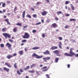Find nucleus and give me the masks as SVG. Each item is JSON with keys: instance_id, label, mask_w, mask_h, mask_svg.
<instances>
[{"instance_id": "f257e3e1", "label": "nucleus", "mask_w": 78, "mask_h": 78, "mask_svg": "<svg viewBox=\"0 0 78 78\" xmlns=\"http://www.w3.org/2000/svg\"><path fill=\"white\" fill-rule=\"evenodd\" d=\"M32 57H34L35 56L37 59H40L43 57V55L39 56L37 55L36 54V53H34L32 55Z\"/></svg>"}, {"instance_id": "f03ea898", "label": "nucleus", "mask_w": 78, "mask_h": 78, "mask_svg": "<svg viewBox=\"0 0 78 78\" xmlns=\"http://www.w3.org/2000/svg\"><path fill=\"white\" fill-rule=\"evenodd\" d=\"M73 48H71L70 49L69 55H70V57H71L75 55V53L73 52Z\"/></svg>"}, {"instance_id": "7ed1b4c3", "label": "nucleus", "mask_w": 78, "mask_h": 78, "mask_svg": "<svg viewBox=\"0 0 78 78\" xmlns=\"http://www.w3.org/2000/svg\"><path fill=\"white\" fill-rule=\"evenodd\" d=\"M2 35L3 36H4V37H5V39H7V37L9 39H10V38H11V35L6 33H3L2 34Z\"/></svg>"}, {"instance_id": "20e7f679", "label": "nucleus", "mask_w": 78, "mask_h": 78, "mask_svg": "<svg viewBox=\"0 0 78 78\" xmlns=\"http://www.w3.org/2000/svg\"><path fill=\"white\" fill-rule=\"evenodd\" d=\"M30 34H29L27 33H25L23 37V39H28L30 37Z\"/></svg>"}, {"instance_id": "39448f33", "label": "nucleus", "mask_w": 78, "mask_h": 78, "mask_svg": "<svg viewBox=\"0 0 78 78\" xmlns=\"http://www.w3.org/2000/svg\"><path fill=\"white\" fill-rule=\"evenodd\" d=\"M13 55H8L6 56L7 58H8L9 59H10V58H12V57L16 56H17V54L15 53L13 54Z\"/></svg>"}, {"instance_id": "423d86ee", "label": "nucleus", "mask_w": 78, "mask_h": 78, "mask_svg": "<svg viewBox=\"0 0 78 78\" xmlns=\"http://www.w3.org/2000/svg\"><path fill=\"white\" fill-rule=\"evenodd\" d=\"M53 52L54 54L56 55L57 56H61V55L59 53L60 51L58 50H55Z\"/></svg>"}, {"instance_id": "0eeeda50", "label": "nucleus", "mask_w": 78, "mask_h": 78, "mask_svg": "<svg viewBox=\"0 0 78 78\" xmlns=\"http://www.w3.org/2000/svg\"><path fill=\"white\" fill-rule=\"evenodd\" d=\"M47 13H48V12L44 10L43 12H42L41 14L42 16H46Z\"/></svg>"}, {"instance_id": "6e6552de", "label": "nucleus", "mask_w": 78, "mask_h": 78, "mask_svg": "<svg viewBox=\"0 0 78 78\" xmlns=\"http://www.w3.org/2000/svg\"><path fill=\"white\" fill-rule=\"evenodd\" d=\"M43 53L45 55H50V51L48 50H46Z\"/></svg>"}, {"instance_id": "1a4fd4ad", "label": "nucleus", "mask_w": 78, "mask_h": 78, "mask_svg": "<svg viewBox=\"0 0 78 78\" xmlns=\"http://www.w3.org/2000/svg\"><path fill=\"white\" fill-rule=\"evenodd\" d=\"M5 45L6 46H8V48L10 50H11V44H9V43H7Z\"/></svg>"}, {"instance_id": "9d476101", "label": "nucleus", "mask_w": 78, "mask_h": 78, "mask_svg": "<svg viewBox=\"0 0 78 78\" xmlns=\"http://www.w3.org/2000/svg\"><path fill=\"white\" fill-rule=\"evenodd\" d=\"M51 26L52 27H53V28H57V27H58V25H57V24L56 23H54L52 24L51 25Z\"/></svg>"}, {"instance_id": "9b49d317", "label": "nucleus", "mask_w": 78, "mask_h": 78, "mask_svg": "<svg viewBox=\"0 0 78 78\" xmlns=\"http://www.w3.org/2000/svg\"><path fill=\"white\" fill-rule=\"evenodd\" d=\"M2 8H4L5 6H6V3L5 2L3 3L2 2H1L0 3V6L2 5Z\"/></svg>"}, {"instance_id": "f8f14e48", "label": "nucleus", "mask_w": 78, "mask_h": 78, "mask_svg": "<svg viewBox=\"0 0 78 78\" xmlns=\"http://www.w3.org/2000/svg\"><path fill=\"white\" fill-rule=\"evenodd\" d=\"M58 48L57 46H52L51 48L50 49L52 50H56Z\"/></svg>"}, {"instance_id": "ddd939ff", "label": "nucleus", "mask_w": 78, "mask_h": 78, "mask_svg": "<svg viewBox=\"0 0 78 78\" xmlns=\"http://www.w3.org/2000/svg\"><path fill=\"white\" fill-rule=\"evenodd\" d=\"M4 20L7 23L8 25H11V23H10V22L9 21V20L8 19H5Z\"/></svg>"}, {"instance_id": "4468645a", "label": "nucleus", "mask_w": 78, "mask_h": 78, "mask_svg": "<svg viewBox=\"0 0 78 78\" xmlns=\"http://www.w3.org/2000/svg\"><path fill=\"white\" fill-rule=\"evenodd\" d=\"M5 66H7L8 67H9V68H11V67L12 66L11 65H10L9 64H8V63L5 62Z\"/></svg>"}, {"instance_id": "2eb2a0df", "label": "nucleus", "mask_w": 78, "mask_h": 78, "mask_svg": "<svg viewBox=\"0 0 78 78\" xmlns=\"http://www.w3.org/2000/svg\"><path fill=\"white\" fill-rule=\"evenodd\" d=\"M4 70L5 71H6L7 72H8L9 71V69L5 67L4 68Z\"/></svg>"}, {"instance_id": "dca6fc26", "label": "nucleus", "mask_w": 78, "mask_h": 78, "mask_svg": "<svg viewBox=\"0 0 78 78\" xmlns=\"http://www.w3.org/2000/svg\"><path fill=\"white\" fill-rule=\"evenodd\" d=\"M25 10H24L23 11L22 14V17L23 18H25Z\"/></svg>"}, {"instance_id": "f3484780", "label": "nucleus", "mask_w": 78, "mask_h": 78, "mask_svg": "<svg viewBox=\"0 0 78 78\" xmlns=\"http://www.w3.org/2000/svg\"><path fill=\"white\" fill-rule=\"evenodd\" d=\"M19 54L20 55H23V51L21 50L19 51Z\"/></svg>"}, {"instance_id": "a211bd4d", "label": "nucleus", "mask_w": 78, "mask_h": 78, "mask_svg": "<svg viewBox=\"0 0 78 78\" xmlns=\"http://www.w3.org/2000/svg\"><path fill=\"white\" fill-rule=\"evenodd\" d=\"M59 48H60V49H62V43L61 42H60L59 44H58Z\"/></svg>"}, {"instance_id": "6ab92c4d", "label": "nucleus", "mask_w": 78, "mask_h": 78, "mask_svg": "<svg viewBox=\"0 0 78 78\" xmlns=\"http://www.w3.org/2000/svg\"><path fill=\"white\" fill-rule=\"evenodd\" d=\"M39 47H35L32 48V50H37L38 49H39Z\"/></svg>"}, {"instance_id": "aec40b11", "label": "nucleus", "mask_w": 78, "mask_h": 78, "mask_svg": "<svg viewBox=\"0 0 78 78\" xmlns=\"http://www.w3.org/2000/svg\"><path fill=\"white\" fill-rule=\"evenodd\" d=\"M64 55H65V56H66L70 57V54H69L67 52H66L64 54Z\"/></svg>"}, {"instance_id": "412c9836", "label": "nucleus", "mask_w": 78, "mask_h": 78, "mask_svg": "<svg viewBox=\"0 0 78 78\" xmlns=\"http://www.w3.org/2000/svg\"><path fill=\"white\" fill-rule=\"evenodd\" d=\"M16 73L17 74H18V75H20L22 74V73H21L20 72V71H19V70H17Z\"/></svg>"}, {"instance_id": "4be33fe9", "label": "nucleus", "mask_w": 78, "mask_h": 78, "mask_svg": "<svg viewBox=\"0 0 78 78\" xmlns=\"http://www.w3.org/2000/svg\"><path fill=\"white\" fill-rule=\"evenodd\" d=\"M71 8L73 11L75 10V7L73 6V4H71Z\"/></svg>"}, {"instance_id": "5701e85b", "label": "nucleus", "mask_w": 78, "mask_h": 78, "mask_svg": "<svg viewBox=\"0 0 78 78\" xmlns=\"http://www.w3.org/2000/svg\"><path fill=\"white\" fill-rule=\"evenodd\" d=\"M17 63H15V64L14 65V67L15 69H17Z\"/></svg>"}, {"instance_id": "b1692460", "label": "nucleus", "mask_w": 78, "mask_h": 78, "mask_svg": "<svg viewBox=\"0 0 78 78\" xmlns=\"http://www.w3.org/2000/svg\"><path fill=\"white\" fill-rule=\"evenodd\" d=\"M30 66H27L26 68H25L24 69V70H28V69H30Z\"/></svg>"}, {"instance_id": "393cba45", "label": "nucleus", "mask_w": 78, "mask_h": 78, "mask_svg": "<svg viewBox=\"0 0 78 78\" xmlns=\"http://www.w3.org/2000/svg\"><path fill=\"white\" fill-rule=\"evenodd\" d=\"M58 61H59V58H56L55 59V62H56V63H57V62H58Z\"/></svg>"}, {"instance_id": "a878e982", "label": "nucleus", "mask_w": 78, "mask_h": 78, "mask_svg": "<svg viewBox=\"0 0 78 78\" xmlns=\"http://www.w3.org/2000/svg\"><path fill=\"white\" fill-rule=\"evenodd\" d=\"M13 31L15 33H16V31H17V29L16 28H15L13 29Z\"/></svg>"}, {"instance_id": "bb28decb", "label": "nucleus", "mask_w": 78, "mask_h": 78, "mask_svg": "<svg viewBox=\"0 0 78 78\" xmlns=\"http://www.w3.org/2000/svg\"><path fill=\"white\" fill-rule=\"evenodd\" d=\"M62 12H61V11H58V12H57V15H59L60 14H62Z\"/></svg>"}, {"instance_id": "cd10ccee", "label": "nucleus", "mask_w": 78, "mask_h": 78, "mask_svg": "<svg viewBox=\"0 0 78 78\" xmlns=\"http://www.w3.org/2000/svg\"><path fill=\"white\" fill-rule=\"evenodd\" d=\"M36 66V64H33L32 65H31L30 66V68H33V67H34L35 66Z\"/></svg>"}, {"instance_id": "c85d7f7f", "label": "nucleus", "mask_w": 78, "mask_h": 78, "mask_svg": "<svg viewBox=\"0 0 78 78\" xmlns=\"http://www.w3.org/2000/svg\"><path fill=\"white\" fill-rule=\"evenodd\" d=\"M69 21L70 22H72V21H76V19H70L69 20Z\"/></svg>"}, {"instance_id": "c756f323", "label": "nucleus", "mask_w": 78, "mask_h": 78, "mask_svg": "<svg viewBox=\"0 0 78 78\" xmlns=\"http://www.w3.org/2000/svg\"><path fill=\"white\" fill-rule=\"evenodd\" d=\"M29 72H30V73H34L35 72L34 71L32 70H29L28 71Z\"/></svg>"}, {"instance_id": "7c9ffc66", "label": "nucleus", "mask_w": 78, "mask_h": 78, "mask_svg": "<svg viewBox=\"0 0 78 78\" xmlns=\"http://www.w3.org/2000/svg\"><path fill=\"white\" fill-rule=\"evenodd\" d=\"M6 28H3L2 29V31L3 32H5L6 31Z\"/></svg>"}, {"instance_id": "2f4dec72", "label": "nucleus", "mask_w": 78, "mask_h": 78, "mask_svg": "<svg viewBox=\"0 0 78 78\" xmlns=\"http://www.w3.org/2000/svg\"><path fill=\"white\" fill-rule=\"evenodd\" d=\"M9 41L10 42H11V43H12L13 42H14V40H12L9 39Z\"/></svg>"}, {"instance_id": "473e14b6", "label": "nucleus", "mask_w": 78, "mask_h": 78, "mask_svg": "<svg viewBox=\"0 0 78 78\" xmlns=\"http://www.w3.org/2000/svg\"><path fill=\"white\" fill-rule=\"evenodd\" d=\"M26 16L27 17H28L29 19H31V16L30 15H27Z\"/></svg>"}, {"instance_id": "72a5a7b5", "label": "nucleus", "mask_w": 78, "mask_h": 78, "mask_svg": "<svg viewBox=\"0 0 78 78\" xmlns=\"http://www.w3.org/2000/svg\"><path fill=\"white\" fill-rule=\"evenodd\" d=\"M43 59L44 60V62H47V58L45 57L43 58Z\"/></svg>"}, {"instance_id": "f704fd0d", "label": "nucleus", "mask_w": 78, "mask_h": 78, "mask_svg": "<svg viewBox=\"0 0 78 78\" xmlns=\"http://www.w3.org/2000/svg\"><path fill=\"white\" fill-rule=\"evenodd\" d=\"M16 25L17 26H22V24L20 23H18L16 24Z\"/></svg>"}, {"instance_id": "c9c22d12", "label": "nucleus", "mask_w": 78, "mask_h": 78, "mask_svg": "<svg viewBox=\"0 0 78 78\" xmlns=\"http://www.w3.org/2000/svg\"><path fill=\"white\" fill-rule=\"evenodd\" d=\"M27 41V40H23L21 41V42H22V43H24L25 42H26Z\"/></svg>"}, {"instance_id": "e433bc0d", "label": "nucleus", "mask_w": 78, "mask_h": 78, "mask_svg": "<svg viewBox=\"0 0 78 78\" xmlns=\"http://www.w3.org/2000/svg\"><path fill=\"white\" fill-rule=\"evenodd\" d=\"M16 10H17V7L15 6L14 9V12H16Z\"/></svg>"}, {"instance_id": "4c0bfd02", "label": "nucleus", "mask_w": 78, "mask_h": 78, "mask_svg": "<svg viewBox=\"0 0 78 78\" xmlns=\"http://www.w3.org/2000/svg\"><path fill=\"white\" fill-rule=\"evenodd\" d=\"M33 17L34 18H37V15L36 14H33L32 15Z\"/></svg>"}, {"instance_id": "58836bf2", "label": "nucleus", "mask_w": 78, "mask_h": 78, "mask_svg": "<svg viewBox=\"0 0 78 78\" xmlns=\"http://www.w3.org/2000/svg\"><path fill=\"white\" fill-rule=\"evenodd\" d=\"M41 22H39L36 23V25H41Z\"/></svg>"}, {"instance_id": "ea45409f", "label": "nucleus", "mask_w": 78, "mask_h": 78, "mask_svg": "<svg viewBox=\"0 0 78 78\" xmlns=\"http://www.w3.org/2000/svg\"><path fill=\"white\" fill-rule=\"evenodd\" d=\"M41 2H37L36 3V4L38 5V6H39V5H41Z\"/></svg>"}, {"instance_id": "a19ab883", "label": "nucleus", "mask_w": 78, "mask_h": 78, "mask_svg": "<svg viewBox=\"0 0 78 78\" xmlns=\"http://www.w3.org/2000/svg\"><path fill=\"white\" fill-rule=\"evenodd\" d=\"M48 70V68L45 69H44L43 70H42V72H45L46 71H47V70Z\"/></svg>"}, {"instance_id": "79ce46f5", "label": "nucleus", "mask_w": 78, "mask_h": 78, "mask_svg": "<svg viewBox=\"0 0 78 78\" xmlns=\"http://www.w3.org/2000/svg\"><path fill=\"white\" fill-rule=\"evenodd\" d=\"M42 37L43 38H45V34H42Z\"/></svg>"}, {"instance_id": "37998d69", "label": "nucleus", "mask_w": 78, "mask_h": 78, "mask_svg": "<svg viewBox=\"0 0 78 78\" xmlns=\"http://www.w3.org/2000/svg\"><path fill=\"white\" fill-rule=\"evenodd\" d=\"M58 39L59 41H62V37H58Z\"/></svg>"}, {"instance_id": "c03bdc74", "label": "nucleus", "mask_w": 78, "mask_h": 78, "mask_svg": "<svg viewBox=\"0 0 78 78\" xmlns=\"http://www.w3.org/2000/svg\"><path fill=\"white\" fill-rule=\"evenodd\" d=\"M70 1H66L65 2V4L66 5H67L68 4H69V3H70Z\"/></svg>"}, {"instance_id": "a18cd8bd", "label": "nucleus", "mask_w": 78, "mask_h": 78, "mask_svg": "<svg viewBox=\"0 0 78 78\" xmlns=\"http://www.w3.org/2000/svg\"><path fill=\"white\" fill-rule=\"evenodd\" d=\"M0 46L1 48H3V47H4V44H0Z\"/></svg>"}, {"instance_id": "49530a36", "label": "nucleus", "mask_w": 78, "mask_h": 78, "mask_svg": "<svg viewBox=\"0 0 78 78\" xmlns=\"http://www.w3.org/2000/svg\"><path fill=\"white\" fill-rule=\"evenodd\" d=\"M20 71L21 73H23V70L22 69H20Z\"/></svg>"}, {"instance_id": "de8ad7c7", "label": "nucleus", "mask_w": 78, "mask_h": 78, "mask_svg": "<svg viewBox=\"0 0 78 78\" xmlns=\"http://www.w3.org/2000/svg\"><path fill=\"white\" fill-rule=\"evenodd\" d=\"M32 33H36V30H32Z\"/></svg>"}, {"instance_id": "09e8293b", "label": "nucleus", "mask_w": 78, "mask_h": 78, "mask_svg": "<svg viewBox=\"0 0 78 78\" xmlns=\"http://www.w3.org/2000/svg\"><path fill=\"white\" fill-rule=\"evenodd\" d=\"M49 59H50V57H47L46 58V60H48Z\"/></svg>"}, {"instance_id": "8fccbe9b", "label": "nucleus", "mask_w": 78, "mask_h": 78, "mask_svg": "<svg viewBox=\"0 0 78 78\" xmlns=\"http://www.w3.org/2000/svg\"><path fill=\"white\" fill-rule=\"evenodd\" d=\"M28 27V26L27 25H26L25 26H24L23 27V29H25V28H26Z\"/></svg>"}, {"instance_id": "3c124183", "label": "nucleus", "mask_w": 78, "mask_h": 78, "mask_svg": "<svg viewBox=\"0 0 78 78\" xmlns=\"http://www.w3.org/2000/svg\"><path fill=\"white\" fill-rule=\"evenodd\" d=\"M47 66H44V67H43V68H42L41 69V70L42 69H47Z\"/></svg>"}, {"instance_id": "603ef678", "label": "nucleus", "mask_w": 78, "mask_h": 78, "mask_svg": "<svg viewBox=\"0 0 78 78\" xmlns=\"http://www.w3.org/2000/svg\"><path fill=\"white\" fill-rule=\"evenodd\" d=\"M46 76L47 78H50V76L48 74H46Z\"/></svg>"}, {"instance_id": "864d4df0", "label": "nucleus", "mask_w": 78, "mask_h": 78, "mask_svg": "<svg viewBox=\"0 0 78 78\" xmlns=\"http://www.w3.org/2000/svg\"><path fill=\"white\" fill-rule=\"evenodd\" d=\"M55 20H57L58 21L59 20V19H58V18L57 17H56L55 18Z\"/></svg>"}, {"instance_id": "5fc2aeb1", "label": "nucleus", "mask_w": 78, "mask_h": 78, "mask_svg": "<svg viewBox=\"0 0 78 78\" xmlns=\"http://www.w3.org/2000/svg\"><path fill=\"white\" fill-rule=\"evenodd\" d=\"M68 27H69L68 25H66L65 27V28H66V29H67Z\"/></svg>"}, {"instance_id": "6e6d98bb", "label": "nucleus", "mask_w": 78, "mask_h": 78, "mask_svg": "<svg viewBox=\"0 0 78 78\" xmlns=\"http://www.w3.org/2000/svg\"><path fill=\"white\" fill-rule=\"evenodd\" d=\"M70 66V64H68L67 65V67H68V68H69Z\"/></svg>"}, {"instance_id": "4d7b16f0", "label": "nucleus", "mask_w": 78, "mask_h": 78, "mask_svg": "<svg viewBox=\"0 0 78 78\" xmlns=\"http://www.w3.org/2000/svg\"><path fill=\"white\" fill-rule=\"evenodd\" d=\"M31 9V10H32V11H34V9L33 8H30Z\"/></svg>"}, {"instance_id": "13d9d810", "label": "nucleus", "mask_w": 78, "mask_h": 78, "mask_svg": "<svg viewBox=\"0 0 78 78\" xmlns=\"http://www.w3.org/2000/svg\"><path fill=\"white\" fill-rule=\"evenodd\" d=\"M24 50L25 51H27V48H25L24 49Z\"/></svg>"}, {"instance_id": "bf43d9fd", "label": "nucleus", "mask_w": 78, "mask_h": 78, "mask_svg": "<svg viewBox=\"0 0 78 78\" xmlns=\"http://www.w3.org/2000/svg\"><path fill=\"white\" fill-rule=\"evenodd\" d=\"M0 70L1 71V72H3V70L1 68H0Z\"/></svg>"}, {"instance_id": "052dcab7", "label": "nucleus", "mask_w": 78, "mask_h": 78, "mask_svg": "<svg viewBox=\"0 0 78 78\" xmlns=\"http://www.w3.org/2000/svg\"><path fill=\"white\" fill-rule=\"evenodd\" d=\"M46 22L47 23H49V22H50V20H46Z\"/></svg>"}, {"instance_id": "680f3d73", "label": "nucleus", "mask_w": 78, "mask_h": 78, "mask_svg": "<svg viewBox=\"0 0 78 78\" xmlns=\"http://www.w3.org/2000/svg\"><path fill=\"white\" fill-rule=\"evenodd\" d=\"M46 1L47 3H49L50 2V0H46Z\"/></svg>"}, {"instance_id": "e2e57ef3", "label": "nucleus", "mask_w": 78, "mask_h": 78, "mask_svg": "<svg viewBox=\"0 0 78 78\" xmlns=\"http://www.w3.org/2000/svg\"><path fill=\"white\" fill-rule=\"evenodd\" d=\"M36 73H37V75H39V73L38 71H37L36 72Z\"/></svg>"}, {"instance_id": "0e129e2a", "label": "nucleus", "mask_w": 78, "mask_h": 78, "mask_svg": "<svg viewBox=\"0 0 78 78\" xmlns=\"http://www.w3.org/2000/svg\"><path fill=\"white\" fill-rule=\"evenodd\" d=\"M41 22H42V23H44V20H41Z\"/></svg>"}, {"instance_id": "69168bd1", "label": "nucleus", "mask_w": 78, "mask_h": 78, "mask_svg": "<svg viewBox=\"0 0 78 78\" xmlns=\"http://www.w3.org/2000/svg\"><path fill=\"white\" fill-rule=\"evenodd\" d=\"M40 67H43V65H40Z\"/></svg>"}, {"instance_id": "338daca9", "label": "nucleus", "mask_w": 78, "mask_h": 78, "mask_svg": "<svg viewBox=\"0 0 78 78\" xmlns=\"http://www.w3.org/2000/svg\"><path fill=\"white\" fill-rule=\"evenodd\" d=\"M75 55L76 57H78V54H77Z\"/></svg>"}, {"instance_id": "774afa93", "label": "nucleus", "mask_w": 78, "mask_h": 78, "mask_svg": "<svg viewBox=\"0 0 78 78\" xmlns=\"http://www.w3.org/2000/svg\"><path fill=\"white\" fill-rule=\"evenodd\" d=\"M7 3H10V1H7Z\"/></svg>"}]
</instances>
